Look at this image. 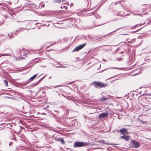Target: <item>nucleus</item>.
Segmentation results:
<instances>
[{
  "instance_id": "nucleus-1",
  "label": "nucleus",
  "mask_w": 151,
  "mask_h": 151,
  "mask_svg": "<svg viewBox=\"0 0 151 151\" xmlns=\"http://www.w3.org/2000/svg\"><path fill=\"white\" fill-rule=\"evenodd\" d=\"M88 143L83 142H79L77 141L75 142L74 143L73 147H83L88 146Z\"/></svg>"
},
{
  "instance_id": "nucleus-2",
  "label": "nucleus",
  "mask_w": 151,
  "mask_h": 151,
  "mask_svg": "<svg viewBox=\"0 0 151 151\" xmlns=\"http://www.w3.org/2000/svg\"><path fill=\"white\" fill-rule=\"evenodd\" d=\"M93 83L96 88H97L98 87L102 88L106 86H107V84H105L103 83L99 82L94 81L93 82Z\"/></svg>"
},
{
  "instance_id": "nucleus-3",
  "label": "nucleus",
  "mask_w": 151,
  "mask_h": 151,
  "mask_svg": "<svg viewBox=\"0 0 151 151\" xmlns=\"http://www.w3.org/2000/svg\"><path fill=\"white\" fill-rule=\"evenodd\" d=\"M86 43H84L83 44L81 45L76 47L73 51V52L78 51L80 50L83 48L86 45Z\"/></svg>"
},
{
  "instance_id": "nucleus-4",
  "label": "nucleus",
  "mask_w": 151,
  "mask_h": 151,
  "mask_svg": "<svg viewBox=\"0 0 151 151\" xmlns=\"http://www.w3.org/2000/svg\"><path fill=\"white\" fill-rule=\"evenodd\" d=\"M109 116V114L108 113H102L99 115V118L100 119L102 118L107 117Z\"/></svg>"
},
{
  "instance_id": "nucleus-5",
  "label": "nucleus",
  "mask_w": 151,
  "mask_h": 151,
  "mask_svg": "<svg viewBox=\"0 0 151 151\" xmlns=\"http://www.w3.org/2000/svg\"><path fill=\"white\" fill-rule=\"evenodd\" d=\"M132 144L135 148H138L139 146V143L135 140H133L132 141Z\"/></svg>"
},
{
  "instance_id": "nucleus-6",
  "label": "nucleus",
  "mask_w": 151,
  "mask_h": 151,
  "mask_svg": "<svg viewBox=\"0 0 151 151\" xmlns=\"http://www.w3.org/2000/svg\"><path fill=\"white\" fill-rule=\"evenodd\" d=\"M120 138L125 140L126 141H128L129 140L130 137L129 136L124 135L121 136Z\"/></svg>"
},
{
  "instance_id": "nucleus-7",
  "label": "nucleus",
  "mask_w": 151,
  "mask_h": 151,
  "mask_svg": "<svg viewBox=\"0 0 151 151\" xmlns=\"http://www.w3.org/2000/svg\"><path fill=\"white\" fill-rule=\"evenodd\" d=\"M55 139L58 141L61 142L62 144H64L65 143V142L63 138H61L60 137L55 138Z\"/></svg>"
},
{
  "instance_id": "nucleus-8",
  "label": "nucleus",
  "mask_w": 151,
  "mask_h": 151,
  "mask_svg": "<svg viewBox=\"0 0 151 151\" xmlns=\"http://www.w3.org/2000/svg\"><path fill=\"white\" fill-rule=\"evenodd\" d=\"M151 109V104H149L145 106L143 109L145 111H147Z\"/></svg>"
},
{
  "instance_id": "nucleus-9",
  "label": "nucleus",
  "mask_w": 151,
  "mask_h": 151,
  "mask_svg": "<svg viewBox=\"0 0 151 151\" xmlns=\"http://www.w3.org/2000/svg\"><path fill=\"white\" fill-rule=\"evenodd\" d=\"M37 74H36L33 76H32V77H31L30 78L29 80L27 81L28 82L27 83H29V82L32 81L36 77Z\"/></svg>"
},
{
  "instance_id": "nucleus-10",
  "label": "nucleus",
  "mask_w": 151,
  "mask_h": 151,
  "mask_svg": "<svg viewBox=\"0 0 151 151\" xmlns=\"http://www.w3.org/2000/svg\"><path fill=\"white\" fill-rule=\"evenodd\" d=\"M98 142L99 143H100L102 144H106L107 145L109 144L108 143H105V141L104 140H99L98 141Z\"/></svg>"
},
{
  "instance_id": "nucleus-11",
  "label": "nucleus",
  "mask_w": 151,
  "mask_h": 151,
  "mask_svg": "<svg viewBox=\"0 0 151 151\" xmlns=\"http://www.w3.org/2000/svg\"><path fill=\"white\" fill-rule=\"evenodd\" d=\"M120 132H127V129L124 128L121 129L119 130Z\"/></svg>"
},
{
  "instance_id": "nucleus-12",
  "label": "nucleus",
  "mask_w": 151,
  "mask_h": 151,
  "mask_svg": "<svg viewBox=\"0 0 151 151\" xmlns=\"http://www.w3.org/2000/svg\"><path fill=\"white\" fill-rule=\"evenodd\" d=\"M100 100L101 101H104L107 100H108V98L104 96H103L101 98Z\"/></svg>"
},
{
  "instance_id": "nucleus-13",
  "label": "nucleus",
  "mask_w": 151,
  "mask_h": 151,
  "mask_svg": "<svg viewBox=\"0 0 151 151\" xmlns=\"http://www.w3.org/2000/svg\"><path fill=\"white\" fill-rule=\"evenodd\" d=\"M18 133L19 134V136L21 137V138H22L24 140H25L26 137L24 135H22V134H20V133Z\"/></svg>"
},
{
  "instance_id": "nucleus-14",
  "label": "nucleus",
  "mask_w": 151,
  "mask_h": 151,
  "mask_svg": "<svg viewBox=\"0 0 151 151\" xmlns=\"http://www.w3.org/2000/svg\"><path fill=\"white\" fill-rule=\"evenodd\" d=\"M4 83L5 84L6 86H8V82L6 80H4Z\"/></svg>"
},
{
  "instance_id": "nucleus-15",
  "label": "nucleus",
  "mask_w": 151,
  "mask_h": 151,
  "mask_svg": "<svg viewBox=\"0 0 151 151\" xmlns=\"http://www.w3.org/2000/svg\"><path fill=\"white\" fill-rule=\"evenodd\" d=\"M9 55L7 54H0V57L5 56V55Z\"/></svg>"
},
{
  "instance_id": "nucleus-16",
  "label": "nucleus",
  "mask_w": 151,
  "mask_h": 151,
  "mask_svg": "<svg viewBox=\"0 0 151 151\" xmlns=\"http://www.w3.org/2000/svg\"><path fill=\"white\" fill-rule=\"evenodd\" d=\"M64 1L63 0H56V2L60 3L61 2H63Z\"/></svg>"
},
{
  "instance_id": "nucleus-17",
  "label": "nucleus",
  "mask_w": 151,
  "mask_h": 151,
  "mask_svg": "<svg viewBox=\"0 0 151 151\" xmlns=\"http://www.w3.org/2000/svg\"><path fill=\"white\" fill-rule=\"evenodd\" d=\"M97 24V25H95L94 27H98V26H101L104 24Z\"/></svg>"
},
{
  "instance_id": "nucleus-18",
  "label": "nucleus",
  "mask_w": 151,
  "mask_h": 151,
  "mask_svg": "<svg viewBox=\"0 0 151 151\" xmlns=\"http://www.w3.org/2000/svg\"><path fill=\"white\" fill-rule=\"evenodd\" d=\"M111 69H118L119 70H121L122 68H117L116 67H113L111 68Z\"/></svg>"
},
{
  "instance_id": "nucleus-19",
  "label": "nucleus",
  "mask_w": 151,
  "mask_h": 151,
  "mask_svg": "<svg viewBox=\"0 0 151 151\" xmlns=\"http://www.w3.org/2000/svg\"><path fill=\"white\" fill-rule=\"evenodd\" d=\"M66 67V66H60V68H63Z\"/></svg>"
},
{
  "instance_id": "nucleus-20",
  "label": "nucleus",
  "mask_w": 151,
  "mask_h": 151,
  "mask_svg": "<svg viewBox=\"0 0 151 151\" xmlns=\"http://www.w3.org/2000/svg\"><path fill=\"white\" fill-rule=\"evenodd\" d=\"M73 3H71L70 4V7L73 6Z\"/></svg>"
},
{
  "instance_id": "nucleus-21",
  "label": "nucleus",
  "mask_w": 151,
  "mask_h": 151,
  "mask_svg": "<svg viewBox=\"0 0 151 151\" xmlns=\"http://www.w3.org/2000/svg\"><path fill=\"white\" fill-rule=\"evenodd\" d=\"M12 142H10L9 144V146H10V145H12Z\"/></svg>"
},
{
  "instance_id": "nucleus-22",
  "label": "nucleus",
  "mask_w": 151,
  "mask_h": 151,
  "mask_svg": "<svg viewBox=\"0 0 151 151\" xmlns=\"http://www.w3.org/2000/svg\"><path fill=\"white\" fill-rule=\"evenodd\" d=\"M2 9H3V10H6V9H5V8H4V7H2Z\"/></svg>"
},
{
  "instance_id": "nucleus-23",
  "label": "nucleus",
  "mask_w": 151,
  "mask_h": 151,
  "mask_svg": "<svg viewBox=\"0 0 151 151\" xmlns=\"http://www.w3.org/2000/svg\"><path fill=\"white\" fill-rule=\"evenodd\" d=\"M117 15L122 16H123V14H121L120 15H119V14H117Z\"/></svg>"
},
{
  "instance_id": "nucleus-24",
  "label": "nucleus",
  "mask_w": 151,
  "mask_h": 151,
  "mask_svg": "<svg viewBox=\"0 0 151 151\" xmlns=\"http://www.w3.org/2000/svg\"><path fill=\"white\" fill-rule=\"evenodd\" d=\"M8 4L11 5L12 4V2H9V3H8Z\"/></svg>"
},
{
  "instance_id": "nucleus-25",
  "label": "nucleus",
  "mask_w": 151,
  "mask_h": 151,
  "mask_svg": "<svg viewBox=\"0 0 151 151\" xmlns=\"http://www.w3.org/2000/svg\"><path fill=\"white\" fill-rule=\"evenodd\" d=\"M53 114V116H54V117H55V115L53 114Z\"/></svg>"
},
{
  "instance_id": "nucleus-26",
  "label": "nucleus",
  "mask_w": 151,
  "mask_h": 151,
  "mask_svg": "<svg viewBox=\"0 0 151 151\" xmlns=\"http://www.w3.org/2000/svg\"><path fill=\"white\" fill-rule=\"evenodd\" d=\"M122 133L123 134H124V133H124V132H123V133Z\"/></svg>"
},
{
  "instance_id": "nucleus-27",
  "label": "nucleus",
  "mask_w": 151,
  "mask_h": 151,
  "mask_svg": "<svg viewBox=\"0 0 151 151\" xmlns=\"http://www.w3.org/2000/svg\"><path fill=\"white\" fill-rule=\"evenodd\" d=\"M55 66L57 68H60V67H59V66Z\"/></svg>"
},
{
  "instance_id": "nucleus-28",
  "label": "nucleus",
  "mask_w": 151,
  "mask_h": 151,
  "mask_svg": "<svg viewBox=\"0 0 151 151\" xmlns=\"http://www.w3.org/2000/svg\"><path fill=\"white\" fill-rule=\"evenodd\" d=\"M116 31V30H115V31H113V32H115Z\"/></svg>"
},
{
  "instance_id": "nucleus-29",
  "label": "nucleus",
  "mask_w": 151,
  "mask_h": 151,
  "mask_svg": "<svg viewBox=\"0 0 151 151\" xmlns=\"http://www.w3.org/2000/svg\"><path fill=\"white\" fill-rule=\"evenodd\" d=\"M102 93H102L101 94V95H103V94H102Z\"/></svg>"
},
{
  "instance_id": "nucleus-30",
  "label": "nucleus",
  "mask_w": 151,
  "mask_h": 151,
  "mask_svg": "<svg viewBox=\"0 0 151 151\" xmlns=\"http://www.w3.org/2000/svg\"><path fill=\"white\" fill-rule=\"evenodd\" d=\"M136 15H139V14H136Z\"/></svg>"
},
{
  "instance_id": "nucleus-31",
  "label": "nucleus",
  "mask_w": 151,
  "mask_h": 151,
  "mask_svg": "<svg viewBox=\"0 0 151 151\" xmlns=\"http://www.w3.org/2000/svg\"><path fill=\"white\" fill-rule=\"evenodd\" d=\"M72 134H74V133H72Z\"/></svg>"
},
{
  "instance_id": "nucleus-32",
  "label": "nucleus",
  "mask_w": 151,
  "mask_h": 151,
  "mask_svg": "<svg viewBox=\"0 0 151 151\" xmlns=\"http://www.w3.org/2000/svg\"><path fill=\"white\" fill-rule=\"evenodd\" d=\"M1 1H3L4 0H1Z\"/></svg>"
},
{
  "instance_id": "nucleus-33",
  "label": "nucleus",
  "mask_w": 151,
  "mask_h": 151,
  "mask_svg": "<svg viewBox=\"0 0 151 151\" xmlns=\"http://www.w3.org/2000/svg\"><path fill=\"white\" fill-rule=\"evenodd\" d=\"M1 3H0V5H1Z\"/></svg>"
}]
</instances>
